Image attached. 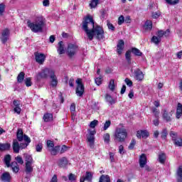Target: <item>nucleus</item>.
Returning <instances> with one entry per match:
<instances>
[{
	"mask_svg": "<svg viewBox=\"0 0 182 182\" xmlns=\"http://www.w3.org/2000/svg\"><path fill=\"white\" fill-rule=\"evenodd\" d=\"M173 144H175V146H178V147H182V139L176 138L173 139Z\"/></svg>",
	"mask_w": 182,
	"mask_h": 182,
	"instance_id": "39",
	"label": "nucleus"
},
{
	"mask_svg": "<svg viewBox=\"0 0 182 182\" xmlns=\"http://www.w3.org/2000/svg\"><path fill=\"white\" fill-rule=\"evenodd\" d=\"M134 146H136V139H132L129 144V146H128V149L129 150H133V149H134Z\"/></svg>",
	"mask_w": 182,
	"mask_h": 182,
	"instance_id": "52",
	"label": "nucleus"
},
{
	"mask_svg": "<svg viewBox=\"0 0 182 182\" xmlns=\"http://www.w3.org/2000/svg\"><path fill=\"white\" fill-rule=\"evenodd\" d=\"M176 176H177V182H182V166L178 167L176 172Z\"/></svg>",
	"mask_w": 182,
	"mask_h": 182,
	"instance_id": "29",
	"label": "nucleus"
},
{
	"mask_svg": "<svg viewBox=\"0 0 182 182\" xmlns=\"http://www.w3.org/2000/svg\"><path fill=\"white\" fill-rule=\"evenodd\" d=\"M166 2L168 4V5H177L180 0H166Z\"/></svg>",
	"mask_w": 182,
	"mask_h": 182,
	"instance_id": "48",
	"label": "nucleus"
},
{
	"mask_svg": "<svg viewBox=\"0 0 182 182\" xmlns=\"http://www.w3.org/2000/svg\"><path fill=\"white\" fill-rule=\"evenodd\" d=\"M99 182H110V176L109 175H102L100 177Z\"/></svg>",
	"mask_w": 182,
	"mask_h": 182,
	"instance_id": "32",
	"label": "nucleus"
},
{
	"mask_svg": "<svg viewBox=\"0 0 182 182\" xmlns=\"http://www.w3.org/2000/svg\"><path fill=\"white\" fill-rule=\"evenodd\" d=\"M16 160V163H17V164H23V159H22V158L21 157V156H18L17 157L15 158Z\"/></svg>",
	"mask_w": 182,
	"mask_h": 182,
	"instance_id": "54",
	"label": "nucleus"
},
{
	"mask_svg": "<svg viewBox=\"0 0 182 182\" xmlns=\"http://www.w3.org/2000/svg\"><path fill=\"white\" fill-rule=\"evenodd\" d=\"M69 161H68V159L66 157H63L60 159L58 161V165L61 168H65L66 166H68Z\"/></svg>",
	"mask_w": 182,
	"mask_h": 182,
	"instance_id": "17",
	"label": "nucleus"
},
{
	"mask_svg": "<svg viewBox=\"0 0 182 182\" xmlns=\"http://www.w3.org/2000/svg\"><path fill=\"white\" fill-rule=\"evenodd\" d=\"M16 137L18 141H22L23 140V135L17 134Z\"/></svg>",
	"mask_w": 182,
	"mask_h": 182,
	"instance_id": "64",
	"label": "nucleus"
},
{
	"mask_svg": "<svg viewBox=\"0 0 182 182\" xmlns=\"http://www.w3.org/2000/svg\"><path fill=\"white\" fill-rule=\"evenodd\" d=\"M150 136L149 131L147 130H139L136 132V137L138 139H147Z\"/></svg>",
	"mask_w": 182,
	"mask_h": 182,
	"instance_id": "15",
	"label": "nucleus"
},
{
	"mask_svg": "<svg viewBox=\"0 0 182 182\" xmlns=\"http://www.w3.org/2000/svg\"><path fill=\"white\" fill-rule=\"evenodd\" d=\"M88 145L90 149H93L95 147V136L88 135L87 136Z\"/></svg>",
	"mask_w": 182,
	"mask_h": 182,
	"instance_id": "23",
	"label": "nucleus"
},
{
	"mask_svg": "<svg viewBox=\"0 0 182 182\" xmlns=\"http://www.w3.org/2000/svg\"><path fill=\"white\" fill-rule=\"evenodd\" d=\"M153 28V23L151 21H147L145 23V29H148L149 31H151V29Z\"/></svg>",
	"mask_w": 182,
	"mask_h": 182,
	"instance_id": "41",
	"label": "nucleus"
},
{
	"mask_svg": "<svg viewBox=\"0 0 182 182\" xmlns=\"http://www.w3.org/2000/svg\"><path fill=\"white\" fill-rule=\"evenodd\" d=\"M176 119H180L182 116V104L178 102L176 108Z\"/></svg>",
	"mask_w": 182,
	"mask_h": 182,
	"instance_id": "25",
	"label": "nucleus"
},
{
	"mask_svg": "<svg viewBox=\"0 0 182 182\" xmlns=\"http://www.w3.org/2000/svg\"><path fill=\"white\" fill-rule=\"evenodd\" d=\"M124 23V16H120L118 18V25H123Z\"/></svg>",
	"mask_w": 182,
	"mask_h": 182,
	"instance_id": "57",
	"label": "nucleus"
},
{
	"mask_svg": "<svg viewBox=\"0 0 182 182\" xmlns=\"http://www.w3.org/2000/svg\"><path fill=\"white\" fill-rule=\"evenodd\" d=\"M146 164H147V156L145 154H142L139 156V167L144 168Z\"/></svg>",
	"mask_w": 182,
	"mask_h": 182,
	"instance_id": "16",
	"label": "nucleus"
},
{
	"mask_svg": "<svg viewBox=\"0 0 182 182\" xmlns=\"http://www.w3.org/2000/svg\"><path fill=\"white\" fill-rule=\"evenodd\" d=\"M78 50L79 46L77 45L70 43L67 47V55L69 58H73Z\"/></svg>",
	"mask_w": 182,
	"mask_h": 182,
	"instance_id": "8",
	"label": "nucleus"
},
{
	"mask_svg": "<svg viewBox=\"0 0 182 182\" xmlns=\"http://www.w3.org/2000/svg\"><path fill=\"white\" fill-rule=\"evenodd\" d=\"M132 53H134V55H135V56H141V55H143V53L140 51V50H139L136 48H133L132 49Z\"/></svg>",
	"mask_w": 182,
	"mask_h": 182,
	"instance_id": "38",
	"label": "nucleus"
},
{
	"mask_svg": "<svg viewBox=\"0 0 182 182\" xmlns=\"http://www.w3.org/2000/svg\"><path fill=\"white\" fill-rule=\"evenodd\" d=\"M169 134H170V136L171 137L173 141V140H175V139H177V136H178L177 132H174V131H171Z\"/></svg>",
	"mask_w": 182,
	"mask_h": 182,
	"instance_id": "51",
	"label": "nucleus"
},
{
	"mask_svg": "<svg viewBox=\"0 0 182 182\" xmlns=\"http://www.w3.org/2000/svg\"><path fill=\"white\" fill-rule=\"evenodd\" d=\"M111 124H112V122H110V120H107L104 124L103 130L104 131L107 130V129L110 127Z\"/></svg>",
	"mask_w": 182,
	"mask_h": 182,
	"instance_id": "46",
	"label": "nucleus"
},
{
	"mask_svg": "<svg viewBox=\"0 0 182 182\" xmlns=\"http://www.w3.org/2000/svg\"><path fill=\"white\" fill-rule=\"evenodd\" d=\"M161 114L162 119L164 120V122H166V123L171 122V117L173 116L171 112H168L167 109H164L161 112Z\"/></svg>",
	"mask_w": 182,
	"mask_h": 182,
	"instance_id": "11",
	"label": "nucleus"
},
{
	"mask_svg": "<svg viewBox=\"0 0 182 182\" xmlns=\"http://www.w3.org/2000/svg\"><path fill=\"white\" fill-rule=\"evenodd\" d=\"M42 149H43V146L42 145V144H38L36 146V151L38 153H41V151H42Z\"/></svg>",
	"mask_w": 182,
	"mask_h": 182,
	"instance_id": "56",
	"label": "nucleus"
},
{
	"mask_svg": "<svg viewBox=\"0 0 182 182\" xmlns=\"http://www.w3.org/2000/svg\"><path fill=\"white\" fill-rule=\"evenodd\" d=\"M160 15H161V13H160V11H156L152 14V17L154 18V19H157V18H159Z\"/></svg>",
	"mask_w": 182,
	"mask_h": 182,
	"instance_id": "60",
	"label": "nucleus"
},
{
	"mask_svg": "<svg viewBox=\"0 0 182 182\" xmlns=\"http://www.w3.org/2000/svg\"><path fill=\"white\" fill-rule=\"evenodd\" d=\"M114 137L119 143H123L127 139V130L122 124L115 129Z\"/></svg>",
	"mask_w": 182,
	"mask_h": 182,
	"instance_id": "3",
	"label": "nucleus"
},
{
	"mask_svg": "<svg viewBox=\"0 0 182 182\" xmlns=\"http://www.w3.org/2000/svg\"><path fill=\"white\" fill-rule=\"evenodd\" d=\"M125 58L126 60H127L129 64L132 63V52L130 50H128L125 53Z\"/></svg>",
	"mask_w": 182,
	"mask_h": 182,
	"instance_id": "36",
	"label": "nucleus"
},
{
	"mask_svg": "<svg viewBox=\"0 0 182 182\" xmlns=\"http://www.w3.org/2000/svg\"><path fill=\"white\" fill-rule=\"evenodd\" d=\"M44 122H52L53 120V114L51 113H46L43 116Z\"/></svg>",
	"mask_w": 182,
	"mask_h": 182,
	"instance_id": "31",
	"label": "nucleus"
},
{
	"mask_svg": "<svg viewBox=\"0 0 182 182\" xmlns=\"http://www.w3.org/2000/svg\"><path fill=\"white\" fill-rule=\"evenodd\" d=\"M11 155H6L4 157V163L7 167H11L12 171L14 173H18L19 171V165H18V163L16 161H13L11 164Z\"/></svg>",
	"mask_w": 182,
	"mask_h": 182,
	"instance_id": "6",
	"label": "nucleus"
},
{
	"mask_svg": "<svg viewBox=\"0 0 182 182\" xmlns=\"http://www.w3.org/2000/svg\"><path fill=\"white\" fill-rule=\"evenodd\" d=\"M167 134H168V133L167 132V129H163L161 132V137L162 140H166V139H167Z\"/></svg>",
	"mask_w": 182,
	"mask_h": 182,
	"instance_id": "43",
	"label": "nucleus"
},
{
	"mask_svg": "<svg viewBox=\"0 0 182 182\" xmlns=\"http://www.w3.org/2000/svg\"><path fill=\"white\" fill-rule=\"evenodd\" d=\"M97 124H99V121L95 119L90 123V127L91 129H95Z\"/></svg>",
	"mask_w": 182,
	"mask_h": 182,
	"instance_id": "47",
	"label": "nucleus"
},
{
	"mask_svg": "<svg viewBox=\"0 0 182 182\" xmlns=\"http://www.w3.org/2000/svg\"><path fill=\"white\" fill-rule=\"evenodd\" d=\"M11 149V144H1L0 143V151H6V150H9Z\"/></svg>",
	"mask_w": 182,
	"mask_h": 182,
	"instance_id": "28",
	"label": "nucleus"
},
{
	"mask_svg": "<svg viewBox=\"0 0 182 182\" xmlns=\"http://www.w3.org/2000/svg\"><path fill=\"white\" fill-rule=\"evenodd\" d=\"M103 139L105 141V143H109V141H110V134H109V133L105 134L103 136Z\"/></svg>",
	"mask_w": 182,
	"mask_h": 182,
	"instance_id": "50",
	"label": "nucleus"
},
{
	"mask_svg": "<svg viewBox=\"0 0 182 182\" xmlns=\"http://www.w3.org/2000/svg\"><path fill=\"white\" fill-rule=\"evenodd\" d=\"M53 147H55V144L53 143V141L50 140H48L47 148L48 149V151L50 150V149H53Z\"/></svg>",
	"mask_w": 182,
	"mask_h": 182,
	"instance_id": "45",
	"label": "nucleus"
},
{
	"mask_svg": "<svg viewBox=\"0 0 182 182\" xmlns=\"http://www.w3.org/2000/svg\"><path fill=\"white\" fill-rule=\"evenodd\" d=\"M123 49H124V41H123V40H119L117 44V53H119V55H122Z\"/></svg>",
	"mask_w": 182,
	"mask_h": 182,
	"instance_id": "20",
	"label": "nucleus"
},
{
	"mask_svg": "<svg viewBox=\"0 0 182 182\" xmlns=\"http://www.w3.org/2000/svg\"><path fill=\"white\" fill-rule=\"evenodd\" d=\"M95 81L97 86H100V85H102V77H98L95 78Z\"/></svg>",
	"mask_w": 182,
	"mask_h": 182,
	"instance_id": "59",
	"label": "nucleus"
},
{
	"mask_svg": "<svg viewBox=\"0 0 182 182\" xmlns=\"http://www.w3.org/2000/svg\"><path fill=\"white\" fill-rule=\"evenodd\" d=\"M34 55L36 58V62H37V63H39V65H43L45 59H46V55L41 53H35Z\"/></svg>",
	"mask_w": 182,
	"mask_h": 182,
	"instance_id": "10",
	"label": "nucleus"
},
{
	"mask_svg": "<svg viewBox=\"0 0 182 182\" xmlns=\"http://www.w3.org/2000/svg\"><path fill=\"white\" fill-rule=\"evenodd\" d=\"M14 105V112L17 114H21V112H22V109H21V101L14 100L13 101Z\"/></svg>",
	"mask_w": 182,
	"mask_h": 182,
	"instance_id": "13",
	"label": "nucleus"
},
{
	"mask_svg": "<svg viewBox=\"0 0 182 182\" xmlns=\"http://www.w3.org/2000/svg\"><path fill=\"white\" fill-rule=\"evenodd\" d=\"M68 180L71 182L76 181V176L73 173H70L68 176Z\"/></svg>",
	"mask_w": 182,
	"mask_h": 182,
	"instance_id": "53",
	"label": "nucleus"
},
{
	"mask_svg": "<svg viewBox=\"0 0 182 182\" xmlns=\"http://www.w3.org/2000/svg\"><path fill=\"white\" fill-rule=\"evenodd\" d=\"M100 0H91V2L90 4V8H95L99 5Z\"/></svg>",
	"mask_w": 182,
	"mask_h": 182,
	"instance_id": "44",
	"label": "nucleus"
},
{
	"mask_svg": "<svg viewBox=\"0 0 182 182\" xmlns=\"http://www.w3.org/2000/svg\"><path fill=\"white\" fill-rule=\"evenodd\" d=\"M70 110L71 112V119L72 120H75V118L76 117V105L74 103L71 104Z\"/></svg>",
	"mask_w": 182,
	"mask_h": 182,
	"instance_id": "21",
	"label": "nucleus"
},
{
	"mask_svg": "<svg viewBox=\"0 0 182 182\" xmlns=\"http://www.w3.org/2000/svg\"><path fill=\"white\" fill-rule=\"evenodd\" d=\"M24 160L26 161V164H33V159L30 154H25Z\"/></svg>",
	"mask_w": 182,
	"mask_h": 182,
	"instance_id": "26",
	"label": "nucleus"
},
{
	"mask_svg": "<svg viewBox=\"0 0 182 182\" xmlns=\"http://www.w3.org/2000/svg\"><path fill=\"white\" fill-rule=\"evenodd\" d=\"M27 25L32 32L36 33L38 32H42L45 26V21H43V17H38L36 19V22L31 23V21H28Z\"/></svg>",
	"mask_w": 182,
	"mask_h": 182,
	"instance_id": "2",
	"label": "nucleus"
},
{
	"mask_svg": "<svg viewBox=\"0 0 182 182\" xmlns=\"http://www.w3.org/2000/svg\"><path fill=\"white\" fill-rule=\"evenodd\" d=\"M70 149V146H67L66 145L62 146L61 149L60 148V154H63V153H66L68 150Z\"/></svg>",
	"mask_w": 182,
	"mask_h": 182,
	"instance_id": "42",
	"label": "nucleus"
},
{
	"mask_svg": "<svg viewBox=\"0 0 182 182\" xmlns=\"http://www.w3.org/2000/svg\"><path fill=\"white\" fill-rule=\"evenodd\" d=\"M119 154H123L124 153V147L123 146V145H120L119 146Z\"/></svg>",
	"mask_w": 182,
	"mask_h": 182,
	"instance_id": "62",
	"label": "nucleus"
},
{
	"mask_svg": "<svg viewBox=\"0 0 182 182\" xmlns=\"http://www.w3.org/2000/svg\"><path fill=\"white\" fill-rule=\"evenodd\" d=\"M58 53L59 55H63V53H65V45H63V41L58 43Z\"/></svg>",
	"mask_w": 182,
	"mask_h": 182,
	"instance_id": "27",
	"label": "nucleus"
},
{
	"mask_svg": "<svg viewBox=\"0 0 182 182\" xmlns=\"http://www.w3.org/2000/svg\"><path fill=\"white\" fill-rule=\"evenodd\" d=\"M75 83H77L75 93L77 96L82 97V96H83V93H85V85H83L82 79L77 78L75 81Z\"/></svg>",
	"mask_w": 182,
	"mask_h": 182,
	"instance_id": "7",
	"label": "nucleus"
},
{
	"mask_svg": "<svg viewBox=\"0 0 182 182\" xmlns=\"http://www.w3.org/2000/svg\"><path fill=\"white\" fill-rule=\"evenodd\" d=\"M1 181L9 182L11 181V174L9 172H4L1 176Z\"/></svg>",
	"mask_w": 182,
	"mask_h": 182,
	"instance_id": "22",
	"label": "nucleus"
},
{
	"mask_svg": "<svg viewBox=\"0 0 182 182\" xmlns=\"http://www.w3.org/2000/svg\"><path fill=\"white\" fill-rule=\"evenodd\" d=\"M48 151H50L51 156H56L58 153L60 151V146H53V149H50Z\"/></svg>",
	"mask_w": 182,
	"mask_h": 182,
	"instance_id": "24",
	"label": "nucleus"
},
{
	"mask_svg": "<svg viewBox=\"0 0 182 182\" xmlns=\"http://www.w3.org/2000/svg\"><path fill=\"white\" fill-rule=\"evenodd\" d=\"M33 171V166L32 164H26L25 172L26 174H31Z\"/></svg>",
	"mask_w": 182,
	"mask_h": 182,
	"instance_id": "30",
	"label": "nucleus"
},
{
	"mask_svg": "<svg viewBox=\"0 0 182 182\" xmlns=\"http://www.w3.org/2000/svg\"><path fill=\"white\" fill-rule=\"evenodd\" d=\"M5 4L1 3L0 4V16H2L4 15V12H5Z\"/></svg>",
	"mask_w": 182,
	"mask_h": 182,
	"instance_id": "49",
	"label": "nucleus"
},
{
	"mask_svg": "<svg viewBox=\"0 0 182 182\" xmlns=\"http://www.w3.org/2000/svg\"><path fill=\"white\" fill-rule=\"evenodd\" d=\"M23 79H25V73L21 72L17 77V82H18V83H22V82H23Z\"/></svg>",
	"mask_w": 182,
	"mask_h": 182,
	"instance_id": "35",
	"label": "nucleus"
},
{
	"mask_svg": "<svg viewBox=\"0 0 182 182\" xmlns=\"http://www.w3.org/2000/svg\"><path fill=\"white\" fill-rule=\"evenodd\" d=\"M108 87H109V90H111V92H114V87H115L114 80H111L109 81Z\"/></svg>",
	"mask_w": 182,
	"mask_h": 182,
	"instance_id": "40",
	"label": "nucleus"
},
{
	"mask_svg": "<svg viewBox=\"0 0 182 182\" xmlns=\"http://www.w3.org/2000/svg\"><path fill=\"white\" fill-rule=\"evenodd\" d=\"M23 140L26 141V143H21L18 141V139H14L13 141V151L14 153H19V150H23V149H26L28 146H29V143H31V138L28 136V135L24 134L23 136Z\"/></svg>",
	"mask_w": 182,
	"mask_h": 182,
	"instance_id": "4",
	"label": "nucleus"
},
{
	"mask_svg": "<svg viewBox=\"0 0 182 182\" xmlns=\"http://www.w3.org/2000/svg\"><path fill=\"white\" fill-rule=\"evenodd\" d=\"M124 21L125 23H130L132 22V18H130V16H127L124 18Z\"/></svg>",
	"mask_w": 182,
	"mask_h": 182,
	"instance_id": "61",
	"label": "nucleus"
},
{
	"mask_svg": "<svg viewBox=\"0 0 182 182\" xmlns=\"http://www.w3.org/2000/svg\"><path fill=\"white\" fill-rule=\"evenodd\" d=\"M9 35H11V32L8 28H5L1 31V41L2 43L8 42L9 40Z\"/></svg>",
	"mask_w": 182,
	"mask_h": 182,
	"instance_id": "9",
	"label": "nucleus"
},
{
	"mask_svg": "<svg viewBox=\"0 0 182 182\" xmlns=\"http://www.w3.org/2000/svg\"><path fill=\"white\" fill-rule=\"evenodd\" d=\"M166 154L162 153L159 155V161L161 164H164V163H166Z\"/></svg>",
	"mask_w": 182,
	"mask_h": 182,
	"instance_id": "33",
	"label": "nucleus"
},
{
	"mask_svg": "<svg viewBox=\"0 0 182 182\" xmlns=\"http://www.w3.org/2000/svg\"><path fill=\"white\" fill-rule=\"evenodd\" d=\"M92 178L93 175L92 174V173L87 171L85 173V176L81 177L80 182L92 181Z\"/></svg>",
	"mask_w": 182,
	"mask_h": 182,
	"instance_id": "18",
	"label": "nucleus"
},
{
	"mask_svg": "<svg viewBox=\"0 0 182 182\" xmlns=\"http://www.w3.org/2000/svg\"><path fill=\"white\" fill-rule=\"evenodd\" d=\"M151 42L153 43H155V45H159V43L160 42H161V38H160L158 36H154L151 39Z\"/></svg>",
	"mask_w": 182,
	"mask_h": 182,
	"instance_id": "37",
	"label": "nucleus"
},
{
	"mask_svg": "<svg viewBox=\"0 0 182 182\" xmlns=\"http://www.w3.org/2000/svg\"><path fill=\"white\" fill-rule=\"evenodd\" d=\"M55 72L52 68H43L40 73H38L36 77V80L40 82L41 79H49L51 75Z\"/></svg>",
	"mask_w": 182,
	"mask_h": 182,
	"instance_id": "5",
	"label": "nucleus"
},
{
	"mask_svg": "<svg viewBox=\"0 0 182 182\" xmlns=\"http://www.w3.org/2000/svg\"><path fill=\"white\" fill-rule=\"evenodd\" d=\"M82 29L85 32L89 41H93L96 38L99 41L105 38V31L99 26L95 24V20L90 15L84 17L82 21Z\"/></svg>",
	"mask_w": 182,
	"mask_h": 182,
	"instance_id": "1",
	"label": "nucleus"
},
{
	"mask_svg": "<svg viewBox=\"0 0 182 182\" xmlns=\"http://www.w3.org/2000/svg\"><path fill=\"white\" fill-rule=\"evenodd\" d=\"M107 27H108V29H110L111 31H114V27L113 24H112V23L109 21H107Z\"/></svg>",
	"mask_w": 182,
	"mask_h": 182,
	"instance_id": "63",
	"label": "nucleus"
},
{
	"mask_svg": "<svg viewBox=\"0 0 182 182\" xmlns=\"http://www.w3.org/2000/svg\"><path fill=\"white\" fill-rule=\"evenodd\" d=\"M134 75L135 76V79L139 80V82H141L144 79V74L140 69H136L134 71Z\"/></svg>",
	"mask_w": 182,
	"mask_h": 182,
	"instance_id": "14",
	"label": "nucleus"
},
{
	"mask_svg": "<svg viewBox=\"0 0 182 182\" xmlns=\"http://www.w3.org/2000/svg\"><path fill=\"white\" fill-rule=\"evenodd\" d=\"M25 83H26V86H27V87L32 86V81L31 80V77L26 78Z\"/></svg>",
	"mask_w": 182,
	"mask_h": 182,
	"instance_id": "55",
	"label": "nucleus"
},
{
	"mask_svg": "<svg viewBox=\"0 0 182 182\" xmlns=\"http://www.w3.org/2000/svg\"><path fill=\"white\" fill-rule=\"evenodd\" d=\"M124 82L126 85H127V86H129V87H131V86H133V82L130 79L126 78Z\"/></svg>",
	"mask_w": 182,
	"mask_h": 182,
	"instance_id": "58",
	"label": "nucleus"
},
{
	"mask_svg": "<svg viewBox=\"0 0 182 182\" xmlns=\"http://www.w3.org/2000/svg\"><path fill=\"white\" fill-rule=\"evenodd\" d=\"M151 112H152L153 114L155 116L156 119H159V117L160 116V109H159L156 107H153L151 109Z\"/></svg>",
	"mask_w": 182,
	"mask_h": 182,
	"instance_id": "34",
	"label": "nucleus"
},
{
	"mask_svg": "<svg viewBox=\"0 0 182 182\" xmlns=\"http://www.w3.org/2000/svg\"><path fill=\"white\" fill-rule=\"evenodd\" d=\"M49 78L50 79V86L51 87H56L58 86V77L55 74V71L52 73L51 75H50Z\"/></svg>",
	"mask_w": 182,
	"mask_h": 182,
	"instance_id": "12",
	"label": "nucleus"
},
{
	"mask_svg": "<svg viewBox=\"0 0 182 182\" xmlns=\"http://www.w3.org/2000/svg\"><path fill=\"white\" fill-rule=\"evenodd\" d=\"M105 100L106 102H107V103H109L111 105L116 104V102H117V99L112 98L109 94L105 95Z\"/></svg>",
	"mask_w": 182,
	"mask_h": 182,
	"instance_id": "19",
	"label": "nucleus"
}]
</instances>
